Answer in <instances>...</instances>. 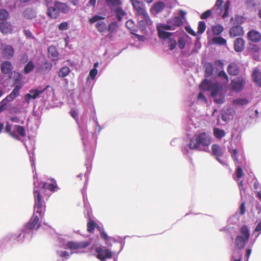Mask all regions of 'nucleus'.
<instances>
[{
    "mask_svg": "<svg viewBox=\"0 0 261 261\" xmlns=\"http://www.w3.org/2000/svg\"><path fill=\"white\" fill-rule=\"evenodd\" d=\"M59 29L60 31H64L68 29V24L67 22H63L59 25Z\"/></svg>",
    "mask_w": 261,
    "mask_h": 261,
    "instance_id": "nucleus-55",
    "label": "nucleus"
},
{
    "mask_svg": "<svg viewBox=\"0 0 261 261\" xmlns=\"http://www.w3.org/2000/svg\"><path fill=\"white\" fill-rule=\"evenodd\" d=\"M126 27L130 31V33L133 34H135V32H136L135 24L134 21L129 19L126 22Z\"/></svg>",
    "mask_w": 261,
    "mask_h": 261,
    "instance_id": "nucleus-35",
    "label": "nucleus"
},
{
    "mask_svg": "<svg viewBox=\"0 0 261 261\" xmlns=\"http://www.w3.org/2000/svg\"><path fill=\"white\" fill-rule=\"evenodd\" d=\"M186 30L191 35L193 36H196L197 35L196 33L190 27H186Z\"/></svg>",
    "mask_w": 261,
    "mask_h": 261,
    "instance_id": "nucleus-64",
    "label": "nucleus"
},
{
    "mask_svg": "<svg viewBox=\"0 0 261 261\" xmlns=\"http://www.w3.org/2000/svg\"><path fill=\"white\" fill-rule=\"evenodd\" d=\"M34 65L32 61H29L27 65L24 66V73L25 74H28L30 73L31 71H33L34 69Z\"/></svg>",
    "mask_w": 261,
    "mask_h": 261,
    "instance_id": "nucleus-39",
    "label": "nucleus"
},
{
    "mask_svg": "<svg viewBox=\"0 0 261 261\" xmlns=\"http://www.w3.org/2000/svg\"><path fill=\"white\" fill-rule=\"evenodd\" d=\"M247 38L253 42H258L261 40V34L257 31L252 30L248 33Z\"/></svg>",
    "mask_w": 261,
    "mask_h": 261,
    "instance_id": "nucleus-16",
    "label": "nucleus"
},
{
    "mask_svg": "<svg viewBox=\"0 0 261 261\" xmlns=\"http://www.w3.org/2000/svg\"><path fill=\"white\" fill-rule=\"evenodd\" d=\"M213 71V66L212 63H208L205 65V75L209 77L212 75Z\"/></svg>",
    "mask_w": 261,
    "mask_h": 261,
    "instance_id": "nucleus-37",
    "label": "nucleus"
},
{
    "mask_svg": "<svg viewBox=\"0 0 261 261\" xmlns=\"http://www.w3.org/2000/svg\"><path fill=\"white\" fill-rule=\"evenodd\" d=\"M250 230L248 226L244 225L240 229V233L237 236H241L243 238L249 239Z\"/></svg>",
    "mask_w": 261,
    "mask_h": 261,
    "instance_id": "nucleus-25",
    "label": "nucleus"
},
{
    "mask_svg": "<svg viewBox=\"0 0 261 261\" xmlns=\"http://www.w3.org/2000/svg\"><path fill=\"white\" fill-rule=\"evenodd\" d=\"M246 84L245 79L242 77H239L236 80H233L231 82V89L236 92L241 91Z\"/></svg>",
    "mask_w": 261,
    "mask_h": 261,
    "instance_id": "nucleus-6",
    "label": "nucleus"
},
{
    "mask_svg": "<svg viewBox=\"0 0 261 261\" xmlns=\"http://www.w3.org/2000/svg\"><path fill=\"white\" fill-rule=\"evenodd\" d=\"M205 23L203 21H199L198 26V33L199 34H202L205 31Z\"/></svg>",
    "mask_w": 261,
    "mask_h": 261,
    "instance_id": "nucleus-43",
    "label": "nucleus"
},
{
    "mask_svg": "<svg viewBox=\"0 0 261 261\" xmlns=\"http://www.w3.org/2000/svg\"><path fill=\"white\" fill-rule=\"evenodd\" d=\"M135 13L138 16L145 14L146 12L144 4L139 0H130Z\"/></svg>",
    "mask_w": 261,
    "mask_h": 261,
    "instance_id": "nucleus-7",
    "label": "nucleus"
},
{
    "mask_svg": "<svg viewBox=\"0 0 261 261\" xmlns=\"http://www.w3.org/2000/svg\"><path fill=\"white\" fill-rule=\"evenodd\" d=\"M245 41L241 38H238L234 42V48L236 51L241 52L245 48Z\"/></svg>",
    "mask_w": 261,
    "mask_h": 261,
    "instance_id": "nucleus-21",
    "label": "nucleus"
},
{
    "mask_svg": "<svg viewBox=\"0 0 261 261\" xmlns=\"http://www.w3.org/2000/svg\"><path fill=\"white\" fill-rule=\"evenodd\" d=\"M249 239L242 237L241 236H237L235 239V246L239 249H243L246 246Z\"/></svg>",
    "mask_w": 261,
    "mask_h": 261,
    "instance_id": "nucleus-19",
    "label": "nucleus"
},
{
    "mask_svg": "<svg viewBox=\"0 0 261 261\" xmlns=\"http://www.w3.org/2000/svg\"><path fill=\"white\" fill-rule=\"evenodd\" d=\"M70 72L69 68L67 66L62 67L59 71V76L61 77L66 76Z\"/></svg>",
    "mask_w": 261,
    "mask_h": 261,
    "instance_id": "nucleus-36",
    "label": "nucleus"
},
{
    "mask_svg": "<svg viewBox=\"0 0 261 261\" xmlns=\"http://www.w3.org/2000/svg\"><path fill=\"white\" fill-rule=\"evenodd\" d=\"M178 45L180 49H183L186 45V41L184 38L179 37L178 40Z\"/></svg>",
    "mask_w": 261,
    "mask_h": 261,
    "instance_id": "nucleus-53",
    "label": "nucleus"
},
{
    "mask_svg": "<svg viewBox=\"0 0 261 261\" xmlns=\"http://www.w3.org/2000/svg\"><path fill=\"white\" fill-rule=\"evenodd\" d=\"M229 6H230V2L229 1L226 2L225 3L224 6V13L222 15V17L223 18H225L226 17H227L228 16V10H229Z\"/></svg>",
    "mask_w": 261,
    "mask_h": 261,
    "instance_id": "nucleus-49",
    "label": "nucleus"
},
{
    "mask_svg": "<svg viewBox=\"0 0 261 261\" xmlns=\"http://www.w3.org/2000/svg\"><path fill=\"white\" fill-rule=\"evenodd\" d=\"M226 135V133L223 129L219 128H214V135L218 139H221Z\"/></svg>",
    "mask_w": 261,
    "mask_h": 261,
    "instance_id": "nucleus-30",
    "label": "nucleus"
},
{
    "mask_svg": "<svg viewBox=\"0 0 261 261\" xmlns=\"http://www.w3.org/2000/svg\"><path fill=\"white\" fill-rule=\"evenodd\" d=\"M104 18H105L103 16L98 15H95L94 16H93L92 17L89 18L88 22L92 24V23H93L95 22H97L99 20L103 19Z\"/></svg>",
    "mask_w": 261,
    "mask_h": 261,
    "instance_id": "nucleus-44",
    "label": "nucleus"
},
{
    "mask_svg": "<svg viewBox=\"0 0 261 261\" xmlns=\"http://www.w3.org/2000/svg\"><path fill=\"white\" fill-rule=\"evenodd\" d=\"M220 85L218 83H213L208 80H204L200 84V88L203 91L211 90V92H213L215 89Z\"/></svg>",
    "mask_w": 261,
    "mask_h": 261,
    "instance_id": "nucleus-10",
    "label": "nucleus"
},
{
    "mask_svg": "<svg viewBox=\"0 0 261 261\" xmlns=\"http://www.w3.org/2000/svg\"><path fill=\"white\" fill-rule=\"evenodd\" d=\"M40 226V223L39 222V217L37 215H33L30 221L27 224L26 227L30 229L38 228Z\"/></svg>",
    "mask_w": 261,
    "mask_h": 261,
    "instance_id": "nucleus-15",
    "label": "nucleus"
},
{
    "mask_svg": "<svg viewBox=\"0 0 261 261\" xmlns=\"http://www.w3.org/2000/svg\"><path fill=\"white\" fill-rule=\"evenodd\" d=\"M184 22L181 18L178 16H175L173 18V24L176 27H180Z\"/></svg>",
    "mask_w": 261,
    "mask_h": 261,
    "instance_id": "nucleus-46",
    "label": "nucleus"
},
{
    "mask_svg": "<svg viewBox=\"0 0 261 261\" xmlns=\"http://www.w3.org/2000/svg\"><path fill=\"white\" fill-rule=\"evenodd\" d=\"M212 155L215 156L217 160L222 163L220 158L223 155L224 151L221 146L217 144H213L212 146Z\"/></svg>",
    "mask_w": 261,
    "mask_h": 261,
    "instance_id": "nucleus-13",
    "label": "nucleus"
},
{
    "mask_svg": "<svg viewBox=\"0 0 261 261\" xmlns=\"http://www.w3.org/2000/svg\"><path fill=\"white\" fill-rule=\"evenodd\" d=\"M211 143V136L206 132L195 134L189 144V148L194 150L199 148L200 145L208 146Z\"/></svg>",
    "mask_w": 261,
    "mask_h": 261,
    "instance_id": "nucleus-1",
    "label": "nucleus"
},
{
    "mask_svg": "<svg viewBox=\"0 0 261 261\" xmlns=\"http://www.w3.org/2000/svg\"><path fill=\"white\" fill-rule=\"evenodd\" d=\"M9 16V13L5 9L0 10V20H5L8 18Z\"/></svg>",
    "mask_w": 261,
    "mask_h": 261,
    "instance_id": "nucleus-47",
    "label": "nucleus"
},
{
    "mask_svg": "<svg viewBox=\"0 0 261 261\" xmlns=\"http://www.w3.org/2000/svg\"><path fill=\"white\" fill-rule=\"evenodd\" d=\"M89 245V243L87 242H68L66 246L67 247L72 250L74 249H81L86 248Z\"/></svg>",
    "mask_w": 261,
    "mask_h": 261,
    "instance_id": "nucleus-12",
    "label": "nucleus"
},
{
    "mask_svg": "<svg viewBox=\"0 0 261 261\" xmlns=\"http://www.w3.org/2000/svg\"><path fill=\"white\" fill-rule=\"evenodd\" d=\"M95 250L96 257L101 261H105L106 259L112 258V252L105 247L99 246L96 247Z\"/></svg>",
    "mask_w": 261,
    "mask_h": 261,
    "instance_id": "nucleus-4",
    "label": "nucleus"
},
{
    "mask_svg": "<svg viewBox=\"0 0 261 261\" xmlns=\"http://www.w3.org/2000/svg\"><path fill=\"white\" fill-rule=\"evenodd\" d=\"M23 86V84L20 83L16 85L11 93L7 95L4 99H3V103H7L8 102L13 101L16 97L19 95V91L20 89Z\"/></svg>",
    "mask_w": 261,
    "mask_h": 261,
    "instance_id": "nucleus-9",
    "label": "nucleus"
},
{
    "mask_svg": "<svg viewBox=\"0 0 261 261\" xmlns=\"http://www.w3.org/2000/svg\"><path fill=\"white\" fill-rule=\"evenodd\" d=\"M224 95L225 91L221 85L211 92V96L214 98L215 102L218 104H222L225 102Z\"/></svg>",
    "mask_w": 261,
    "mask_h": 261,
    "instance_id": "nucleus-5",
    "label": "nucleus"
},
{
    "mask_svg": "<svg viewBox=\"0 0 261 261\" xmlns=\"http://www.w3.org/2000/svg\"><path fill=\"white\" fill-rule=\"evenodd\" d=\"M16 128L17 133L21 137H24L25 136V131L23 126L16 125Z\"/></svg>",
    "mask_w": 261,
    "mask_h": 261,
    "instance_id": "nucleus-48",
    "label": "nucleus"
},
{
    "mask_svg": "<svg viewBox=\"0 0 261 261\" xmlns=\"http://www.w3.org/2000/svg\"><path fill=\"white\" fill-rule=\"evenodd\" d=\"M215 65L218 67L220 69H223L224 67L223 63L220 60H216L215 62Z\"/></svg>",
    "mask_w": 261,
    "mask_h": 261,
    "instance_id": "nucleus-62",
    "label": "nucleus"
},
{
    "mask_svg": "<svg viewBox=\"0 0 261 261\" xmlns=\"http://www.w3.org/2000/svg\"><path fill=\"white\" fill-rule=\"evenodd\" d=\"M212 14V11L211 10H208L206 11L205 12L202 13L200 15V18L202 19H206Z\"/></svg>",
    "mask_w": 261,
    "mask_h": 261,
    "instance_id": "nucleus-51",
    "label": "nucleus"
},
{
    "mask_svg": "<svg viewBox=\"0 0 261 261\" xmlns=\"http://www.w3.org/2000/svg\"><path fill=\"white\" fill-rule=\"evenodd\" d=\"M70 9V7L66 3L55 1L53 6L48 7L46 14L51 19H56L59 17L60 13L67 14Z\"/></svg>",
    "mask_w": 261,
    "mask_h": 261,
    "instance_id": "nucleus-2",
    "label": "nucleus"
},
{
    "mask_svg": "<svg viewBox=\"0 0 261 261\" xmlns=\"http://www.w3.org/2000/svg\"><path fill=\"white\" fill-rule=\"evenodd\" d=\"M213 41L215 43L220 45H225L226 43V40L221 37H215Z\"/></svg>",
    "mask_w": 261,
    "mask_h": 261,
    "instance_id": "nucleus-42",
    "label": "nucleus"
},
{
    "mask_svg": "<svg viewBox=\"0 0 261 261\" xmlns=\"http://www.w3.org/2000/svg\"><path fill=\"white\" fill-rule=\"evenodd\" d=\"M231 157L234 161L238 162V150L237 149H233L231 152Z\"/></svg>",
    "mask_w": 261,
    "mask_h": 261,
    "instance_id": "nucleus-59",
    "label": "nucleus"
},
{
    "mask_svg": "<svg viewBox=\"0 0 261 261\" xmlns=\"http://www.w3.org/2000/svg\"><path fill=\"white\" fill-rule=\"evenodd\" d=\"M13 67L11 63L8 61H4L1 64V72L5 74H9L12 73Z\"/></svg>",
    "mask_w": 261,
    "mask_h": 261,
    "instance_id": "nucleus-18",
    "label": "nucleus"
},
{
    "mask_svg": "<svg viewBox=\"0 0 261 261\" xmlns=\"http://www.w3.org/2000/svg\"><path fill=\"white\" fill-rule=\"evenodd\" d=\"M244 33L243 28L240 25H236L232 27L229 31L230 37H235L242 36Z\"/></svg>",
    "mask_w": 261,
    "mask_h": 261,
    "instance_id": "nucleus-14",
    "label": "nucleus"
},
{
    "mask_svg": "<svg viewBox=\"0 0 261 261\" xmlns=\"http://www.w3.org/2000/svg\"><path fill=\"white\" fill-rule=\"evenodd\" d=\"M227 71L228 73L232 76H237L239 75L240 69L238 65L234 63H230L227 66Z\"/></svg>",
    "mask_w": 261,
    "mask_h": 261,
    "instance_id": "nucleus-17",
    "label": "nucleus"
},
{
    "mask_svg": "<svg viewBox=\"0 0 261 261\" xmlns=\"http://www.w3.org/2000/svg\"><path fill=\"white\" fill-rule=\"evenodd\" d=\"M14 84L17 85L20 83L23 85V83L20 82L22 80V75L19 72H14Z\"/></svg>",
    "mask_w": 261,
    "mask_h": 261,
    "instance_id": "nucleus-41",
    "label": "nucleus"
},
{
    "mask_svg": "<svg viewBox=\"0 0 261 261\" xmlns=\"http://www.w3.org/2000/svg\"><path fill=\"white\" fill-rule=\"evenodd\" d=\"M23 16L27 19H32L37 16V13L32 8H27L23 13Z\"/></svg>",
    "mask_w": 261,
    "mask_h": 261,
    "instance_id": "nucleus-22",
    "label": "nucleus"
},
{
    "mask_svg": "<svg viewBox=\"0 0 261 261\" xmlns=\"http://www.w3.org/2000/svg\"><path fill=\"white\" fill-rule=\"evenodd\" d=\"M98 73V71L97 69L93 68L90 70L89 72V76L91 77L92 80H94Z\"/></svg>",
    "mask_w": 261,
    "mask_h": 261,
    "instance_id": "nucleus-58",
    "label": "nucleus"
},
{
    "mask_svg": "<svg viewBox=\"0 0 261 261\" xmlns=\"http://www.w3.org/2000/svg\"><path fill=\"white\" fill-rule=\"evenodd\" d=\"M43 191L38 189L36 187L34 188V209L36 213L39 214L40 216L44 215L45 209V205L43 204V201L42 199L41 193Z\"/></svg>",
    "mask_w": 261,
    "mask_h": 261,
    "instance_id": "nucleus-3",
    "label": "nucleus"
},
{
    "mask_svg": "<svg viewBox=\"0 0 261 261\" xmlns=\"http://www.w3.org/2000/svg\"><path fill=\"white\" fill-rule=\"evenodd\" d=\"M169 46L170 50L174 49L177 45L176 41L173 39H169Z\"/></svg>",
    "mask_w": 261,
    "mask_h": 261,
    "instance_id": "nucleus-52",
    "label": "nucleus"
},
{
    "mask_svg": "<svg viewBox=\"0 0 261 261\" xmlns=\"http://www.w3.org/2000/svg\"><path fill=\"white\" fill-rule=\"evenodd\" d=\"M44 69H45L46 70H51V69L53 67L52 64L51 63H49L48 62H45L44 63Z\"/></svg>",
    "mask_w": 261,
    "mask_h": 261,
    "instance_id": "nucleus-63",
    "label": "nucleus"
},
{
    "mask_svg": "<svg viewBox=\"0 0 261 261\" xmlns=\"http://www.w3.org/2000/svg\"><path fill=\"white\" fill-rule=\"evenodd\" d=\"M159 37L162 39H166L172 35V33L165 32L164 30H160L157 28Z\"/></svg>",
    "mask_w": 261,
    "mask_h": 261,
    "instance_id": "nucleus-32",
    "label": "nucleus"
},
{
    "mask_svg": "<svg viewBox=\"0 0 261 261\" xmlns=\"http://www.w3.org/2000/svg\"><path fill=\"white\" fill-rule=\"evenodd\" d=\"M249 102V101L246 98H239L234 99L233 100V103L234 105L244 106L246 105Z\"/></svg>",
    "mask_w": 261,
    "mask_h": 261,
    "instance_id": "nucleus-40",
    "label": "nucleus"
},
{
    "mask_svg": "<svg viewBox=\"0 0 261 261\" xmlns=\"http://www.w3.org/2000/svg\"><path fill=\"white\" fill-rule=\"evenodd\" d=\"M1 50L2 55L5 59H10L14 56V49L11 45L2 44Z\"/></svg>",
    "mask_w": 261,
    "mask_h": 261,
    "instance_id": "nucleus-8",
    "label": "nucleus"
},
{
    "mask_svg": "<svg viewBox=\"0 0 261 261\" xmlns=\"http://www.w3.org/2000/svg\"><path fill=\"white\" fill-rule=\"evenodd\" d=\"M12 27L10 22L3 21L0 22V31L3 34H8L12 32Z\"/></svg>",
    "mask_w": 261,
    "mask_h": 261,
    "instance_id": "nucleus-20",
    "label": "nucleus"
},
{
    "mask_svg": "<svg viewBox=\"0 0 261 261\" xmlns=\"http://www.w3.org/2000/svg\"><path fill=\"white\" fill-rule=\"evenodd\" d=\"M47 86L43 90H39L36 89H31L29 91V93L25 95V99L28 102H29V100L31 99H35L37 98L40 94L43 93L48 87Z\"/></svg>",
    "mask_w": 261,
    "mask_h": 261,
    "instance_id": "nucleus-11",
    "label": "nucleus"
},
{
    "mask_svg": "<svg viewBox=\"0 0 261 261\" xmlns=\"http://www.w3.org/2000/svg\"><path fill=\"white\" fill-rule=\"evenodd\" d=\"M236 176L238 178H241L243 175V172L242 168L240 167H238L236 169Z\"/></svg>",
    "mask_w": 261,
    "mask_h": 261,
    "instance_id": "nucleus-57",
    "label": "nucleus"
},
{
    "mask_svg": "<svg viewBox=\"0 0 261 261\" xmlns=\"http://www.w3.org/2000/svg\"><path fill=\"white\" fill-rule=\"evenodd\" d=\"M252 77L253 82L261 87V72L258 69H255L253 70Z\"/></svg>",
    "mask_w": 261,
    "mask_h": 261,
    "instance_id": "nucleus-24",
    "label": "nucleus"
},
{
    "mask_svg": "<svg viewBox=\"0 0 261 261\" xmlns=\"http://www.w3.org/2000/svg\"><path fill=\"white\" fill-rule=\"evenodd\" d=\"M117 20L121 21L124 16L126 15V13L122 9V8L118 7L115 11Z\"/></svg>",
    "mask_w": 261,
    "mask_h": 261,
    "instance_id": "nucleus-31",
    "label": "nucleus"
},
{
    "mask_svg": "<svg viewBox=\"0 0 261 261\" xmlns=\"http://www.w3.org/2000/svg\"><path fill=\"white\" fill-rule=\"evenodd\" d=\"M165 4L163 2L155 3L151 9V12L154 11L156 13L161 12L165 8Z\"/></svg>",
    "mask_w": 261,
    "mask_h": 261,
    "instance_id": "nucleus-26",
    "label": "nucleus"
},
{
    "mask_svg": "<svg viewBox=\"0 0 261 261\" xmlns=\"http://www.w3.org/2000/svg\"><path fill=\"white\" fill-rule=\"evenodd\" d=\"M100 237L101 238L103 239L105 241L107 244H108V240H109V237L107 235V234L103 230L101 231L100 232Z\"/></svg>",
    "mask_w": 261,
    "mask_h": 261,
    "instance_id": "nucleus-60",
    "label": "nucleus"
},
{
    "mask_svg": "<svg viewBox=\"0 0 261 261\" xmlns=\"http://www.w3.org/2000/svg\"><path fill=\"white\" fill-rule=\"evenodd\" d=\"M48 52L50 56L53 58V60H57L59 56V53L54 46H50L48 48Z\"/></svg>",
    "mask_w": 261,
    "mask_h": 261,
    "instance_id": "nucleus-27",
    "label": "nucleus"
},
{
    "mask_svg": "<svg viewBox=\"0 0 261 261\" xmlns=\"http://www.w3.org/2000/svg\"><path fill=\"white\" fill-rule=\"evenodd\" d=\"M218 75L219 77H223V79H224L226 80V82H228L229 77L224 70H222L219 72Z\"/></svg>",
    "mask_w": 261,
    "mask_h": 261,
    "instance_id": "nucleus-54",
    "label": "nucleus"
},
{
    "mask_svg": "<svg viewBox=\"0 0 261 261\" xmlns=\"http://www.w3.org/2000/svg\"><path fill=\"white\" fill-rule=\"evenodd\" d=\"M46 189L54 192L59 190V188L56 182L54 184L44 182L42 186L41 190L45 191Z\"/></svg>",
    "mask_w": 261,
    "mask_h": 261,
    "instance_id": "nucleus-23",
    "label": "nucleus"
},
{
    "mask_svg": "<svg viewBox=\"0 0 261 261\" xmlns=\"http://www.w3.org/2000/svg\"><path fill=\"white\" fill-rule=\"evenodd\" d=\"M118 28L119 24L116 21L112 22L109 24L108 28V31L109 32L110 37H112V34L117 31Z\"/></svg>",
    "mask_w": 261,
    "mask_h": 261,
    "instance_id": "nucleus-28",
    "label": "nucleus"
},
{
    "mask_svg": "<svg viewBox=\"0 0 261 261\" xmlns=\"http://www.w3.org/2000/svg\"><path fill=\"white\" fill-rule=\"evenodd\" d=\"M23 33L24 35L29 38L33 39L34 38V37L32 35V34L31 32L29 30H24L23 31Z\"/></svg>",
    "mask_w": 261,
    "mask_h": 261,
    "instance_id": "nucleus-61",
    "label": "nucleus"
},
{
    "mask_svg": "<svg viewBox=\"0 0 261 261\" xmlns=\"http://www.w3.org/2000/svg\"><path fill=\"white\" fill-rule=\"evenodd\" d=\"M95 27L98 32L103 33L107 30L106 23L103 21H98L95 25Z\"/></svg>",
    "mask_w": 261,
    "mask_h": 261,
    "instance_id": "nucleus-34",
    "label": "nucleus"
},
{
    "mask_svg": "<svg viewBox=\"0 0 261 261\" xmlns=\"http://www.w3.org/2000/svg\"><path fill=\"white\" fill-rule=\"evenodd\" d=\"M212 30L214 35H219L223 31L224 28L222 25L217 24L212 26Z\"/></svg>",
    "mask_w": 261,
    "mask_h": 261,
    "instance_id": "nucleus-33",
    "label": "nucleus"
},
{
    "mask_svg": "<svg viewBox=\"0 0 261 261\" xmlns=\"http://www.w3.org/2000/svg\"><path fill=\"white\" fill-rule=\"evenodd\" d=\"M160 29V30H171L172 27L170 25L166 24H160L156 27V29Z\"/></svg>",
    "mask_w": 261,
    "mask_h": 261,
    "instance_id": "nucleus-50",
    "label": "nucleus"
},
{
    "mask_svg": "<svg viewBox=\"0 0 261 261\" xmlns=\"http://www.w3.org/2000/svg\"><path fill=\"white\" fill-rule=\"evenodd\" d=\"M244 18L243 16H235V21L236 23L237 24V25H240L241 24L244 22Z\"/></svg>",
    "mask_w": 261,
    "mask_h": 261,
    "instance_id": "nucleus-56",
    "label": "nucleus"
},
{
    "mask_svg": "<svg viewBox=\"0 0 261 261\" xmlns=\"http://www.w3.org/2000/svg\"><path fill=\"white\" fill-rule=\"evenodd\" d=\"M105 2L110 7H118L122 4L121 0H105Z\"/></svg>",
    "mask_w": 261,
    "mask_h": 261,
    "instance_id": "nucleus-38",
    "label": "nucleus"
},
{
    "mask_svg": "<svg viewBox=\"0 0 261 261\" xmlns=\"http://www.w3.org/2000/svg\"><path fill=\"white\" fill-rule=\"evenodd\" d=\"M142 18H143L146 24L148 25H151L152 24V21L150 19L149 16L148 15L147 12H146L145 14H143L141 16Z\"/></svg>",
    "mask_w": 261,
    "mask_h": 261,
    "instance_id": "nucleus-45",
    "label": "nucleus"
},
{
    "mask_svg": "<svg viewBox=\"0 0 261 261\" xmlns=\"http://www.w3.org/2000/svg\"><path fill=\"white\" fill-rule=\"evenodd\" d=\"M96 226V223L90 217L89 218V221L87 224V231L89 233H93Z\"/></svg>",
    "mask_w": 261,
    "mask_h": 261,
    "instance_id": "nucleus-29",
    "label": "nucleus"
}]
</instances>
